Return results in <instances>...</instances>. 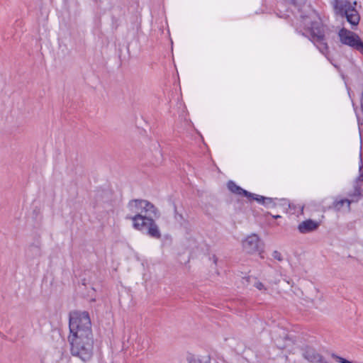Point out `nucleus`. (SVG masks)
<instances>
[{
	"mask_svg": "<svg viewBox=\"0 0 363 363\" xmlns=\"http://www.w3.org/2000/svg\"><path fill=\"white\" fill-rule=\"evenodd\" d=\"M272 257H274V259H275L279 262H281L283 260V257H282L281 254L277 250H274L273 252Z\"/></svg>",
	"mask_w": 363,
	"mask_h": 363,
	"instance_id": "f3484780",
	"label": "nucleus"
},
{
	"mask_svg": "<svg viewBox=\"0 0 363 363\" xmlns=\"http://www.w3.org/2000/svg\"><path fill=\"white\" fill-rule=\"evenodd\" d=\"M68 341L72 356L78 357L83 362H87L91 359L94 353L93 336L68 337Z\"/></svg>",
	"mask_w": 363,
	"mask_h": 363,
	"instance_id": "7ed1b4c3",
	"label": "nucleus"
},
{
	"mask_svg": "<svg viewBox=\"0 0 363 363\" xmlns=\"http://www.w3.org/2000/svg\"><path fill=\"white\" fill-rule=\"evenodd\" d=\"M309 40L313 43L317 49L331 62L329 56V46L327 38L333 32L327 26L323 23L320 18L317 21H312L308 27Z\"/></svg>",
	"mask_w": 363,
	"mask_h": 363,
	"instance_id": "f257e3e1",
	"label": "nucleus"
},
{
	"mask_svg": "<svg viewBox=\"0 0 363 363\" xmlns=\"http://www.w3.org/2000/svg\"><path fill=\"white\" fill-rule=\"evenodd\" d=\"M352 6H354V7L356 6L357 5V1H354L352 4Z\"/></svg>",
	"mask_w": 363,
	"mask_h": 363,
	"instance_id": "4be33fe9",
	"label": "nucleus"
},
{
	"mask_svg": "<svg viewBox=\"0 0 363 363\" xmlns=\"http://www.w3.org/2000/svg\"><path fill=\"white\" fill-rule=\"evenodd\" d=\"M68 337L93 336L89 314L86 311H72L69 313Z\"/></svg>",
	"mask_w": 363,
	"mask_h": 363,
	"instance_id": "f03ea898",
	"label": "nucleus"
},
{
	"mask_svg": "<svg viewBox=\"0 0 363 363\" xmlns=\"http://www.w3.org/2000/svg\"><path fill=\"white\" fill-rule=\"evenodd\" d=\"M303 357L311 363H327L320 354L310 347H306L304 349Z\"/></svg>",
	"mask_w": 363,
	"mask_h": 363,
	"instance_id": "1a4fd4ad",
	"label": "nucleus"
},
{
	"mask_svg": "<svg viewBox=\"0 0 363 363\" xmlns=\"http://www.w3.org/2000/svg\"><path fill=\"white\" fill-rule=\"evenodd\" d=\"M277 201L282 202V205L288 204L289 206L288 201L286 199L278 200L277 199H273L270 197H266V199L264 200L263 205L268 208H274L277 205L276 202Z\"/></svg>",
	"mask_w": 363,
	"mask_h": 363,
	"instance_id": "4468645a",
	"label": "nucleus"
},
{
	"mask_svg": "<svg viewBox=\"0 0 363 363\" xmlns=\"http://www.w3.org/2000/svg\"><path fill=\"white\" fill-rule=\"evenodd\" d=\"M129 213L125 216L126 220L137 221L142 218L143 213L152 214L156 218H160V213L158 208L151 202L145 199H132L127 204Z\"/></svg>",
	"mask_w": 363,
	"mask_h": 363,
	"instance_id": "20e7f679",
	"label": "nucleus"
},
{
	"mask_svg": "<svg viewBox=\"0 0 363 363\" xmlns=\"http://www.w3.org/2000/svg\"><path fill=\"white\" fill-rule=\"evenodd\" d=\"M332 5L335 14L345 17L352 28L358 26L360 16L349 0H333Z\"/></svg>",
	"mask_w": 363,
	"mask_h": 363,
	"instance_id": "39448f33",
	"label": "nucleus"
},
{
	"mask_svg": "<svg viewBox=\"0 0 363 363\" xmlns=\"http://www.w3.org/2000/svg\"><path fill=\"white\" fill-rule=\"evenodd\" d=\"M186 360L188 363H211V357L210 355L201 357L189 354Z\"/></svg>",
	"mask_w": 363,
	"mask_h": 363,
	"instance_id": "ddd939ff",
	"label": "nucleus"
},
{
	"mask_svg": "<svg viewBox=\"0 0 363 363\" xmlns=\"http://www.w3.org/2000/svg\"><path fill=\"white\" fill-rule=\"evenodd\" d=\"M248 198L255 200L256 201H257L259 203H262V205H263L264 200L266 199L265 196L257 195V194H252V193H251V196H250V197H248Z\"/></svg>",
	"mask_w": 363,
	"mask_h": 363,
	"instance_id": "dca6fc26",
	"label": "nucleus"
},
{
	"mask_svg": "<svg viewBox=\"0 0 363 363\" xmlns=\"http://www.w3.org/2000/svg\"><path fill=\"white\" fill-rule=\"evenodd\" d=\"M41 255L42 253L40 244H31L26 250V256L29 259L38 258Z\"/></svg>",
	"mask_w": 363,
	"mask_h": 363,
	"instance_id": "9b49d317",
	"label": "nucleus"
},
{
	"mask_svg": "<svg viewBox=\"0 0 363 363\" xmlns=\"http://www.w3.org/2000/svg\"><path fill=\"white\" fill-rule=\"evenodd\" d=\"M210 259H213V263L216 264L218 259H217V257H216V255H213L212 256V257H211Z\"/></svg>",
	"mask_w": 363,
	"mask_h": 363,
	"instance_id": "6ab92c4d",
	"label": "nucleus"
},
{
	"mask_svg": "<svg viewBox=\"0 0 363 363\" xmlns=\"http://www.w3.org/2000/svg\"><path fill=\"white\" fill-rule=\"evenodd\" d=\"M142 216V218L133 221V228L140 232H145L151 238L160 239L162 234L152 214Z\"/></svg>",
	"mask_w": 363,
	"mask_h": 363,
	"instance_id": "423d86ee",
	"label": "nucleus"
},
{
	"mask_svg": "<svg viewBox=\"0 0 363 363\" xmlns=\"http://www.w3.org/2000/svg\"><path fill=\"white\" fill-rule=\"evenodd\" d=\"M228 189L233 194L250 197L251 193L238 186L234 182L229 181L227 183Z\"/></svg>",
	"mask_w": 363,
	"mask_h": 363,
	"instance_id": "f8f14e48",
	"label": "nucleus"
},
{
	"mask_svg": "<svg viewBox=\"0 0 363 363\" xmlns=\"http://www.w3.org/2000/svg\"><path fill=\"white\" fill-rule=\"evenodd\" d=\"M318 227L319 223L318 222L308 219L298 224V230L301 233L306 234L316 230Z\"/></svg>",
	"mask_w": 363,
	"mask_h": 363,
	"instance_id": "9d476101",
	"label": "nucleus"
},
{
	"mask_svg": "<svg viewBox=\"0 0 363 363\" xmlns=\"http://www.w3.org/2000/svg\"><path fill=\"white\" fill-rule=\"evenodd\" d=\"M345 203L347 205L348 208H350V204H351V201L347 199H340L339 201H337V200L335 201L333 203V208L335 210L339 211L341 210V208Z\"/></svg>",
	"mask_w": 363,
	"mask_h": 363,
	"instance_id": "2eb2a0df",
	"label": "nucleus"
},
{
	"mask_svg": "<svg viewBox=\"0 0 363 363\" xmlns=\"http://www.w3.org/2000/svg\"><path fill=\"white\" fill-rule=\"evenodd\" d=\"M363 174H360L358 178H357V180L358 181H362L363 180Z\"/></svg>",
	"mask_w": 363,
	"mask_h": 363,
	"instance_id": "aec40b11",
	"label": "nucleus"
},
{
	"mask_svg": "<svg viewBox=\"0 0 363 363\" xmlns=\"http://www.w3.org/2000/svg\"><path fill=\"white\" fill-rule=\"evenodd\" d=\"M255 286L259 290H262L264 289V284L260 281H257L255 284Z\"/></svg>",
	"mask_w": 363,
	"mask_h": 363,
	"instance_id": "a211bd4d",
	"label": "nucleus"
},
{
	"mask_svg": "<svg viewBox=\"0 0 363 363\" xmlns=\"http://www.w3.org/2000/svg\"><path fill=\"white\" fill-rule=\"evenodd\" d=\"M262 243L259 237L252 234L248 236L242 242L244 250L250 254L262 252Z\"/></svg>",
	"mask_w": 363,
	"mask_h": 363,
	"instance_id": "6e6552de",
	"label": "nucleus"
},
{
	"mask_svg": "<svg viewBox=\"0 0 363 363\" xmlns=\"http://www.w3.org/2000/svg\"><path fill=\"white\" fill-rule=\"evenodd\" d=\"M313 290H314L316 293H318V289H315V287L313 288Z\"/></svg>",
	"mask_w": 363,
	"mask_h": 363,
	"instance_id": "5701e85b",
	"label": "nucleus"
},
{
	"mask_svg": "<svg viewBox=\"0 0 363 363\" xmlns=\"http://www.w3.org/2000/svg\"><path fill=\"white\" fill-rule=\"evenodd\" d=\"M338 37L342 44L348 45L357 51L363 46V41L359 36L345 28H342L339 30Z\"/></svg>",
	"mask_w": 363,
	"mask_h": 363,
	"instance_id": "0eeeda50",
	"label": "nucleus"
},
{
	"mask_svg": "<svg viewBox=\"0 0 363 363\" xmlns=\"http://www.w3.org/2000/svg\"><path fill=\"white\" fill-rule=\"evenodd\" d=\"M273 218L277 219V218H281V216H279V215L273 216Z\"/></svg>",
	"mask_w": 363,
	"mask_h": 363,
	"instance_id": "412c9836",
	"label": "nucleus"
}]
</instances>
